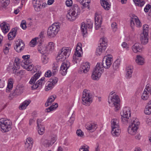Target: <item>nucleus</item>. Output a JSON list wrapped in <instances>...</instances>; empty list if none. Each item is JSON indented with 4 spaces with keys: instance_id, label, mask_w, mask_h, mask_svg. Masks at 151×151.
Wrapping results in <instances>:
<instances>
[{
    "instance_id": "1",
    "label": "nucleus",
    "mask_w": 151,
    "mask_h": 151,
    "mask_svg": "<svg viewBox=\"0 0 151 151\" xmlns=\"http://www.w3.org/2000/svg\"><path fill=\"white\" fill-rule=\"evenodd\" d=\"M112 59L111 57L105 56L103 59L102 62L98 63L93 70L91 75L93 80H97L101 76L104 71V68L108 69L112 63Z\"/></svg>"
},
{
    "instance_id": "2",
    "label": "nucleus",
    "mask_w": 151,
    "mask_h": 151,
    "mask_svg": "<svg viewBox=\"0 0 151 151\" xmlns=\"http://www.w3.org/2000/svg\"><path fill=\"white\" fill-rule=\"evenodd\" d=\"M41 71H38L36 73L32 78L29 81V83L31 84H33L31 86V88L32 90L38 88H41L42 86L44 85L45 83L44 79L45 77H43L41 79L38 80L35 83V81L41 75Z\"/></svg>"
},
{
    "instance_id": "3",
    "label": "nucleus",
    "mask_w": 151,
    "mask_h": 151,
    "mask_svg": "<svg viewBox=\"0 0 151 151\" xmlns=\"http://www.w3.org/2000/svg\"><path fill=\"white\" fill-rule=\"evenodd\" d=\"M120 102V100L118 96L116 95L114 93H110L108 98V102L110 106H115L116 111L119 109Z\"/></svg>"
},
{
    "instance_id": "4",
    "label": "nucleus",
    "mask_w": 151,
    "mask_h": 151,
    "mask_svg": "<svg viewBox=\"0 0 151 151\" xmlns=\"http://www.w3.org/2000/svg\"><path fill=\"white\" fill-rule=\"evenodd\" d=\"M92 101V96L90 91L84 89L83 92L82 103L86 106H89Z\"/></svg>"
},
{
    "instance_id": "5",
    "label": "nucleus",
    "mask_w": 151,
    "mask_h": 151,
    "mask_svg": "<svg viewBox=\"0 0 151 151\" xmlns=\"http://www.w3.org/2000/svg\"><path fill=\"white\" fill-rule=\"evenodd\" d=\"M71 50V48L70 47H63L61 49L60 52H59L57 57L58 59L61 61L65 60L70 55Z\"/></svg>"
},
{
    "instance_id": "6",
    "label": "nucleus",
    "mask_w": 151,
    "mask_h": 151,
    "mask_svg": "<svg viewBox=\"0 0 151 151\" xmlns=\"http://www.w3.org/2000/svg\"><path fill=\"white\" fill-rule=\"evenodd\" d=\"M60 24L59 23H55L52 24L48 29V36L50 37L55 36L60 30Z\"/></svg>"
},
{
    "instance_id": "7",
    "label": "nucleus",
    "mask_w": 151,
    "mask_h": 151,
    "mask_svg": "<svg viewBox=\"0 0 151 151\" xmlns=\"http://www.w3.org/2000/svg\"><path fill=\"white\" fill-rule=\"evenodd\" d=\"M23 60L21 62V65L24 69L28 71H31L33 68L34 65L29 64L31 63L30 60V55H23L22 57Z\"/></svg>"
},
{
    "instance_id": "8",
    "label": "nucleus",
    "mask_w": 151,
    "mask_h": 151,
    "mask_svg": "<svg viewBox=\"0 0 151 151\" xmlns=\"http://www.w3.org/2000/svg\"><path fill=\"white\" fill-rule=\"evenodd\" d=\"M131 112L129 108L125 107L124 108L123 111L121 113L122 120L123 123L127 124L129 122V117H130Z\"/></svg>"
},
{
    "instance_id": "9",
    "label": "nucleus",
    "mask_w": 151,
    "mask_h": 151,
    "mask_svg": "<svg viewBox=\"0 0 151 151\" xmlns=\"http://www.w3.org/2000/svg\"><path fill=\"white\" fill-rule=\"evenodd\" d=\"M93 27V23L90 22L88 23L85 24L83 22L81 25V30L82 32L83 36L84 37L87 34L88 31L91 29Z\"/></svg>"
},
{
    "instance_id": "10",
    "label": "nucleus",
    "mask_w": 151,
    "mask_h": 151,
    "mask_svg": "<svg viewBox=\"0 0 151 151\" xmlns=\"http://www.w3.org/2000/svg\"><path fill=\"white\" fill-rule=\"evenodd\" d=\"M55 136L51 137L45 139H42V145L45 147H47L52 146L56 141Z\"/></svg>"
},
{
    "instance_id": "11",
    "label": "nucleus",
    "mask_w": 151,
    "mask_h": 151,
    "mask_svg": "<svg viewBox=\"0 0 151 151\" xmlns=\"http://www.w3.org/2000/svg\"><path fill=\"white\" fill-rule=\"evenodd\" d=\"M70 65V62L67 60L63 62L62 63L60 70V73L62 75L65 76L67 74V70Z\"/></svg>"
},
{
    "instance_id": "12",
    "label": "nucleus",
    "mask_w": 151,
    "mask_h": 151,
    "mask_svg": "<svg viewBox=\"0 0 151 151\" xmlns=\"http://www.w3.org/2000/svg\"><path fill=\"white\" fill-rule=\"evenodd\" d=\"M95 28L97 30L101 27L102 23L101 15L96 13L95 15Z\"/></svg>"
},
{
    "instance_id": "13",
    "label": "nucleus",
    "mask_w": 151,
    "mask_h": 151,
    "mask_svg": "<svg viewBox=\"0 0 151 151\" xmlns=\"http://www.w3.org/2000/svg\"><path fill=\"white\" fill-rule=\"evenodd\" d=\"M15 46L14 48L17 52H20L24 49V44L22 40L19 39L15 42Z\"/></svg>"
},
{
    "instance_id": "14",
    "label": "nucleus",
    "mask_w": 151,
    "mask_h": 151,
    "mask_svg": "<svg viewBox=\"0 0 151 151\" xmlns=\"http://www.w3.org/2000/svg\"><path fill=\"white\" fill-rule=\"evenodd\" d=\"M90 68V64L88 62L83 63L81 65L79 71L80 73H86L89 71Z\"/></svg>"
},
{
    "instance_id": "15",
    "label": "nucleus",
    "mask_w": 151,
    "mask_h": 151,
    "mask_svg": "<svg viewBox=\"0 0 151 151\" xmlns=\"http://www.w3.org/2000/svg\"><path fill=\"white\" fill-rule=\"evenodd\" d=\"M24 88V87L23 85L22 84L18 85L13 92V95L17 96L23 93Z\"/></svg>"
},
{
    "instance_id": "16",
    "label": "nucleus",
    "mask_w": 151,
    "mask_h": 151,
    "mask_svg": "<svg viewBox=\"0 0 151 151\" xmlns=\"http://www.w3.org/2000/svg\"><path fill=\"white\" fill-rule=\"evenodd\" d=\"M86 126V129L91 132H94L97 128V124L94 122L88 123Z\"/></svg>"
},
{
    "instance_id": "17",
    "label": "nucleus",
    "mask_w": 151,
    "mask_h": 151,
    "mask_svg": "<svg viewBox=\"0 0 151 151\" xmlns=\"http://www.w3.org/2000/svg\"><path fill=\"white\" fill-rule=\"evenodd\" d=\"M41 2L40 0H33L32 4L36 12L40 11L41 9Z\"/></svg>"
},
{
    "instance_id": "18",
    "label": "nucleus",
    "mask_w": 151,
    "mask_h": 151,
    "mask_svg": "<svg viewBox=\"0 0 151 151\" xmlns=\"http://www.w3.org/2000/svg\"><path fill=\"white\" fill-rule=\"evenodd\" d=\"M78 15L77 14H74L70 10L68 12L66 15V17L67 19L70 21H73L75 20L77 18Z\"/></svg>"
},
{
    "instance_id": "19",
    "label": "nucleus",
    "mask_w": 151,
    "mask_h": 151,
    "mask_svg": "<svg viewBox=\"0 0 151 151\" xmlns=\"http://www.w3.org/2000/svg\"><path fill=\"white\" fill-rule=\"evenodd\" d=\"M150 93V87H147L145 89L144 91L142 94L141 98L144 100H147L149 97V93Z\"/></svg>"
},
{
    "instance_id": "20",
    "label": "nucleus",
    "mask_w": 151,
    "mask_h": 151,
    "mask_svg": "<svg viewBox=\"0 0 151 151\" xmlns=\"http://www.w3.org/2000/svg\"><path fill=\"white\" fill-rule=\"evenodd\" d=\"M138 128V127L129 125L128 129V132L131 135H134L136 134Z\"/></svg>"
},
{
    "instance_id": "21",
    "label": "nucleus",
    "mask_w": 151,
    "mask_h": 151,
    "mask_svg": "<svg viewBox=\"0 0 151 151\" xmlns=\"http://www.w3.org/2000/svg\"><path fill=\"white\" fill-rule=\"evenodd\" d=\"M100 3L105 10H108L110 8L111 5L109 2V0H100Z\"/></svg>"
},
{
    "instance_id": "22",
    "label": "nucleus",
    "mask_w": 151,
    "mask_h": 151,
    "mask_svg": "<svg viewBox=\"0 0 151 151\" xmlns=\"http://www.w3.org/2000/svg\"><path fill=\"white\" fill-rule=\"evenodd\" d=\"M132 49L133 52L136 53L142 50V46L139 43H136L132 46Z\"/></svg>"
},
{
    "instance_id": "23",
    "label": "nucleus",
    "mask_w": 151,
    "mask_h": 151,
    "mask_svg": "<svg viewBox=\"0 0 151 151\" xmlns=\"http://www.w3.org/2000/svg\"><path fill=\"white\" fill-rule=\"evenodd\" d=\"M129 122L127 123L130 124L129 125L139 127V126L140 125V123L139 122L138 119H136L135 117H133L131 120L130 119H129Z\"/></svg>"
},
{
    "instance_id": "24",
    "label": "nucleus",
    "mask_w": 151,
    "mask_h": 151,
    "mask_svg": "<svg viewBox=\"0 0 151 151\" xmlns=\"http://www.w3.org/2000/svg\"><path fill=\"white\" fill-rule=\"evenodd\" d=\"M0 26L2 32L4 34L8 32L10 29L9 24L5 22L1 23Z\"/></svg>"
},
{
    "instance_id": "25",
    "label": "nucleus",
    "mask_w": 151,
    "mask_h": 151,
    "mask_svg": "<svg viewBox=\"0 0 151 151\" xmlns=\"http://www.w3.org/2000/svg\"><path fill=\"white\" fill-rule=\"evenodd\" d=\"M17 32V29L16 28L12 29L8 35V39L11 40L14 39L16 36Z\"/></svg>"
},
{
    "instance_id": "26",
    "label": "nucleus",
    "mask_w": 151,
    "mask_h": 151,
    "mask_svg": "<svg viewBox=\"0 0 151 151\" xmlns=\"http://www.w3.org/2000/svg\"><path fill=\"white\" fill-rule=\"evenodd\" d=\"M72 12L77 14V15H79L80 12V10L79 7L76 4L73 5L71 9L69 10Z\"/></svg>"
},
{
    "instance_id": "27",
    "label": "nucleus",
    "mask_w": 151,
    "mask_h": 151,
    "mask_svg": "<svg viewBox=\"0 0 151 151\" xmlns=\"http://www.w3.org/2000/svg\"><path fill=\"white\" fill-rule=\"evenodd\" d=\"M13 83L14 80L13 79L10 78L9 79L7 86L6 89V91L7 92L9 93L10 90L12 89L13 87Z\"/></svg>"
},
{
    "instance_id": "28",
    "label": "nucleus",
    "mask_w": 151,
    "mask_h": 151,
    "mask_svg": "<svg viewBox=\"0 0 151 151\" xmlns=\"http://www.w3.org/2000/svg\"><path fill=\"white\" fill-rule=\"evenodd\" d=\"M133 68L131 66L127 67L126 69V77L127 78H130L132 77Z\"/></svg>"
},
{
    "instance_id": "29",
    "label": "nucleus",
    "mask_w": 151,
    "mask_h": 151,
    "mask_svg": "<svg viewBox=\"0 0 151 151\" xmlns=\"http://www.w3.org/2000/svg\"><path fill=\"white\" fill-rule=\"evenodd\" d=\"M56 98V96L55 95H53L50 96L47 99V102L45 104V105L46 107H47L49 105H51L52 102H53L55 99Z\"/></svg>"
},
{
    "instance_id": "30",
    "label": "nucleus",
    "mask_w": 151,
    "mask_h": 151,
    "mask_svg": "<svg viewBox=\"0 0 151 151\" xmlns=\"http://www.w3.org/2000/svg\"><path fill=\"white\" fill-rule=\"evenodd\" d=\"M135 61L138 65H140L143 64L144 63V58L140 55H138L137 56Z\"/></svg>"
},
{
    "instance_id": "31",
    "label": "nucleus",
    "mask_w": 151,
    "mask_h": 151,
    "mask_svg": "<svg viewBox=\"0 0 151 151\" xmlns=\"http://www.w3.org/2000/svg\"><path fill=\"white\" fill-rule=\"evenodd\" d=\"M140 40L142 44H146L148 42V35L141 34L140 35Z\"/></svg>"
},
{
    "instance_id": "32",
    "label": "nucleus",
    "mask_w": 151,
    "mask_h": 151,
    "mask_svg": "<svg viewBox=\"0 0 151 151\" xmlns=\"http://www.w3.org/2000/svg\"><path fill=\"white\" fill-rule=\"evenodd\" d=\"M145 114L150 115L151 114V100L147 103L145 110Z\"/></svg>"
},
{
    "instance_id": "33",
    "label": "nucleus",
    "mask_w": 151,
    "mask_h": 151,
    "mask_svg": "<svg viewBox=\"0 0 151 151\" xmlns=\"http://www.w3.org/2000/svg\"><path fill=\"white\" fill-rule=\"evenodd\" d=\"M120 132L121 130L119 127L112 128L111 133L113 135L118 136L119 135Z\"/></svg>"
},
{
    "instance_id": "34",
    "label": "nucleus",
    "mask_w": 151,
    "mask_h": 151,
    "mask_svg": "<svg viewBox=\"0 0 151 151\" xmlns=\"http://www.w3.org/2000/svg\"><path fill=\"white\" fill-rule=\"evenodd\" d=\"M100 45L103 46L104 49H106L107 45V40L106 38L103 37L101 38L99 40Z\"/></svg>"
},
{
    "instance_id": "35",
    "label": "nucleus",
    "mask_w": 151,
    "mask_h": 151,
    "mask_svg": "<svg viewBox=\"0 0 151 151\" xmlns=\"http://www.w3.org/2000/svg\"><path fill=\"white\" fill-rule=\"evenodd\" d=\"M111 128H118L119 127V120L116 119H114L111 121Z\"/></svg>"
},
{
    "instance_id": "36",
    "label": "nucleus",
    "mask_w": 151,
    "mask_h": 151,
    "mask_svg": "<svg viewBox=\"0 0 151 151\" xmlns=\"http://www.w3.org/2000/svg\"><path fill=\"white\" fill-rule=\"evenodd\" d=\"M38 51L42 54H45L47 52V48L45 45H41L38 46Z\"/></svg>"
},
{
    "instance_id": "37",
    "label": "nucleus",
    "mask_w": 151,
    "mask_h": 151,
    "mask_svg": "<svg viewBox=\"0 0 151 151\" xmlns=\"http://www.w3.org/2000/svg\"><path fill=\"white\" fill-rule=\"evenodd\" d=\"M30 102V100L25 101L23 102L19 106V109L20 110L25 109Z\"/></svg>"
},
{
    "instance_id": "38",
    "label": "nucleus",
    "mask_w": 151,
    "mask_h": 151,
    "mask_svg": "<svg viewBox=\"0 0 151 151\" xmlns=\"http://www.w3.org/2000/svg\"><path fill=\"white\" fill-rule=\"evenodd\" d=\"M58 106V104L57 103H53L52 105L50 107L47 108L45 111L46 112H49L56 109Z\"/></svg>"
},
{
    "instance_id": "39",
    "label": "nucleus",
    "mask_w": 151,
    "mask_h": 151,
    "mask_svg": "<svg viewBox=\"0 0 151 151\" xmlns=\"http://www.w3.org/2000/svg\"><path fill=\"white\" fill-rule=\"evenodd\" d=\"M19 68V67L17 66L16 65L13 64L12 66H9V67L7 68V69H9L10 71H12L13 73H16V70H18Z\"/></svg>"
},
{
    "instance_id": "40",
    "label": "nucleus",
    "mask_w": 151,
    "mask_h": 151,
    "mask_svg": "<svg viewBox=\"0 0 151 151\" xmlns=\"http://www.w3.org/2000/svg\"><path fill=\"white\" fill-rule=\"evenodd\" d=\"M133 1L137 6L142 7L145 4L144 0H133Z\"/></svg>"
},
{
    "instance_id": "41",
    "label": "nucleus",
    "mask_w": 151,
    "mask_h": 151,
    "mask_svg": "<svg viewBox=\"0 0 151 151\" xmlns=\"http://www.w3.org/2000/svg\"><path fill=\"white\" fill-rule=\"evenodd\" d=\"M103 48V47L101 45H99L96 50V55H100L101 54L103 51H105V49H104Z\"/></svg>"
},
{
    "instance_id": "42",
    "label": "nucleus",
    "mask_w": 151,
    "mask_h": 151,
    "mask_svg": "<svg viewBox=\"0 0 151 151\" xmlns=\"http://www.w3.org/2000/svg\"><path fill=\"white\" fill-rule=\"evenodd\" d=\"M47 85L45 87V90L46 91L51 90L54 86L53 84L50 81L47 82Z\"/></svg>"
},
{
    "instance_id": "43",
    "label": "nucleus",
    "mask_w": 151,
    "mask_h": 151,
    "mask_svg": "<svg viewBox=\"0 0 151 151\" xmlns=\"http://www.w3.org/2000/svg\"><path fill=\"white\" fill-rule=\"evenodd\" d=\"M31 143H29L28 142H25L24 149L26 151H30L31 150L32 145Z\"/></svg>"
},
{
    "instance_id": "44",
    "label": "nucleus",
    "mask_w": 151,
    "mask_h": 151,
    "mask_svg": "<svg viewBox=\"0 0 151 151\" xmlns=\"http://www.w3.org/2000/svg\"><path fill=\"white\" fill-rule=\"evenodd\" d=\"M58 71V66L56 64L53 63V64L52 72L53 76L55 75Z\"/></svg>"
},
{
    "instance_id": "45",
    "label": "nucleus",
    "mask_w": 151,
    "mask_h": 151,
    "mask_svg": "<svg viewBox=\"0 0 151 151\" xmlns=\"http://www.w3.org/2000/svg\"><path fill=\"white\" fill-rule=\"evenodd\" d=\"M49 58L46 55H43L42 56V61L43 64H45L48 62Z\"/></svg>"
},
{
    "instance_id": "46",
    "label": "nucleus",
    "mask_w": 151,
    "mask_h": 151,
    "mask_svg": "<svg viewBox=\"0 0 151 151\" xmlns=\"http://www.w3.org/2000/svg\"><path fill=\"white\" fill-rule=\"evenodd\" d=\"M149 31V26L145 24L143 26V31L142 34L148 35Z\"/></svg>"
},
{
    "instance_id": "47",
    "label": "nucleus",
    "mask_w": 151,
    "mask_h": 151,
    "mask_svg": "<svg viewBox=\"0 0 151 151\" xmlns=\"http://www.w3.org/2000/svg\"><path fill=\"white\" fill-rule=\"evenodd\" d=\"M38 127V131L40 135L43 134L45 132V127L43 125L40 126Z\"/></svg>"
},
{
    "instance_id": "48",
    "label": "nucleus",
    "mask_w": 151,
    "mask_h": 151,
    "mask_svg": "<svg viewBox=\"0 0 151 151\" xmlns=\"http://www.w3.org/2000/svg\"><path fill=\"white\" fill-rule=\"evenodd\" d=\"M10 2V0H0V4H1L3 6H7Z\"/></svg>"
},
{
    "instance_id": "49",
    "label": "nucleus",
    "mask_w": 151,
    "mask_h": 151,
    "mask_svg": "<svg viewBox=\"0 0 151 151\" xmlns=\"http://www.w3.org/2000/svg\"><path fill=\"white\" fill-rule=\"evenodd\" d=\"M39 37H36L33 39L30 42L29 45L31 47H34L36 43L37 40L39 39Z\"/></svg>"
},
{
    "instance_id": "50",
    "label": "nucleus",
    "mask_w": 151,
    "mask_h": 151,
    "mask_svg": "<svg viewBox=\"0 0 151 151\" xmlns=\"http://www.w3.org/2000/svg\"><path fill=\"white\" fill-rule=\"evenodd\" d=\"M90 2V0H85L81 4L85 7H88V9L89 8V4Z\"/></svg>"
},
{
    "instance_id": "51",
    "label": "nucleus",
    "mask_w": 151,
    "mask_h": 151,
    "mask_svg": "<svg viewBox=\"0 0 151 151\" xmlns=\"http://www.w3.org/2000/svg\"><path fill=\"white\" fill-rule=\"evenodd\" d=\"M119 62V60H117L113 63V66L114 69H116L118 68L120 65Z\"/></svg>"
},
{
    "instance_id": "52",
    "label": "nucleus",
    "mask_w": 151,
    "mask_h": 151,
    "mask_svg": "<svg viewBox=\"0 0 151 151\" xmlns=\"http://www.w3.org/2000/svg\"><path fill=\"white\" fill-rule=\"evenodd\" d=\"M76 133L77 135L79 137H82L84 135L83 132L80 129H78L76 131Z\"/></svg>"
},
{
    "instance_id": "53",
    "label": "nucleus",
    "mask_w": 151,
    "mask_h": 151,
    "mask_svg": "<svg viewBox=\"0 0 151 151\" xmlns=\"http://www.w3.org/2000/svg\"><path fill=\"white\" fill-rule=\"evenodd\" d=\"M47 47L50 50H52L54 49V44L52 42H50L48 43Z\"/></svg>"
},
{
    "instance_id": "54",
    "label": "nucleus",
    "mask_w": 151,
    "mask_h": 151,
    "mask_svg": "<svg viewBox=\"0 0 151 151\" xmlns=\"http://www.w3.org/2000/svg\"><path fill=\"white\" fill-rule=\"evenodd\" d=\"M76 50L80 51V52H82V44L81 43H78L77 44L76 48Z\"/></svg>"
},
{
    "instance_id": "55",
    "label": "nucleus",
    "mask_w": 151,
    "mask_h": 151,
    "mask_svg": "<svg viewBox=\"0 0 151 151\" xmlns=\"http://www.w3.org/2000/svg\"><path fill=\"white\" fill-rule=\"evenodd\" d=\"M13 64L20 67L19 59L18 58H15Z\"/></svg>"
},
{
    "instance_id": "56",
    "label": "nucleus",
    "mask_w": 151,
    "mask_h": 151,
    "mask_svg": "<svg viewBox=\"0 0 151 151\" xmlns=\"http://www.w3.org/2000/svg\"><path fill=\"white\" fill-rule=\"evenodd\" d=\"M26 23V22L25 21L23 20L21 22L20 26L23 29H26L27 28Z\"/></svg>"
},
{
    "instance_id": "57",
    "label": "nucleus",
    "mask_w": 151,
    "mask_h": 151,
    "mask_svg": "<svg viewBox=\"0 0 151 151\" xmlns=\"http://www.w3.org/2000/svg\"><path fill=\"white\" fill-rule=\"evenodd\" d=\"M135 23L137 27H139L141 26V22L137 17H136Z\"/></svg>"
},
{
    "instance_id": "58",
    "label": "nucleus",
    "mask_w": 151,
    "mask_h": 151,
    "mask_svg": "<svg viewBox=\"0 0 151 151\" xmlns=\"http://www.w3.org/2000/svg\"><path fill=\"white\" fill-rule=\"evenodd\" d=\"M136 17H133L130 20V23L131 26L132 28H133L134 25V21L135 22Z\"/></svg>"
},
{
    "instance_id": "59",
    "label": "nucleus",
    "mask_w": 151,
    "mask_h": 151,
    "mask_svg": "<svg viewBox=\"0 0 151 151\" xmlns=\"http://www.w3.org/2000/svg\"><path fill=\"white\" fill-rule=\"evenodd\" d=\"M89 147H87L85 145L82 146L79 149V151H89Z\"/></svg>"
},
{
    "instance_id": "60",
    "label": "nucleus",
    "mask_w": 151,
    "mask_h": 151,
    "mask_svg": "<svg viewBox=\"0 0 151 151\" xmlns=\"http://www.w3.org/2000/svg\"><path fill=\"white\" fill-rule=\"evenodd\" d=\"M58 81V78L56 77H55L53 78L52 79H51L50 81L52 83L54 86L57 82Z\"/></svg>"
},
{
    "instance_id": "61",
    "label": "nucleus",
    "mask_w": 151,
    "mask_h": 151,
    "mask_svg": "<svg viewBox=\"0 0 151 151\" xmlns=\"http://www.w3.org/2000/svg\"><path fill=\"white\" fill-rule=\"evenodd\" d=\"M53 75L52 73L50 70L47 71L45 73V76L46 77H49Z\"/></svg>"
},
{
    "instance_id": "62",
    "label": "nucleus",
    "mask_w": 151,
    "mask_h": 151,
    "mask_svg": "<svg viewBox=\"0 0 151 151\" xmlns=\"http://www.w3.org/2000/svg\"><path fill=\"white\" fill-rule=\"evenodd\" d=\"M80 52V51H76L75 52V57L73 56L74 59V57H75V59L76 58V57H80L81 56V52Z\"/></svg>"
},
{
    "instance_id": "63",
    "label": "nucleus",
    "mask_w": 151,
    "mask_h": 151,
    "mask_svg": "<svg viewBox=\"0 0 151 151\" xmlns=\"http://www.w3.org/2000/svg\"><path fill=\"white\" fill-rule=\"evenodd\" d=\"M111 27L114 31H115L117 28L116 24L115 22H113L111 24Z\"/></svg>"
},
{
    "instance_id": "64",
    "label": "nucleus",
    "mask_w": 151,
    "mask_h": 151,
    "mask_svg": "<svg viewBox=\"0 0 151 151\" xmlns=\"http://www.w3.org/2000/svg\"><path fill=\"white\" fill-rule=\"evenodd\" d=\"M65 3L67 6L70 7L72 6L73 4V1L72 0H67Z\"/></svg>"
}]
</instances>
